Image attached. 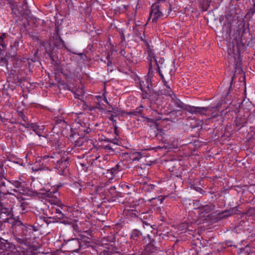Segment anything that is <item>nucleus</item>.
Wrapping results in <instances>:
<instances>
[{
	"label": "nucleus",
	"instance_id": "a211bd4d",
	"mask_svg": "<svg viewBox=\"0 0 255 255\" xmlns=\"http://www.w3.org/2000/svg\"><path fill=\"white\" fill-rule=\"evenodd\" d=\"M143 238L142 234L137 229L133 230L130 234V239L135 242H140Z\"/></svg>",
	"mask_w": 255,
	"mask_h": 255
},
{
	"label": "nucleus",
	"instance_id": "603ef678",
	"mask_svg": "<svg viewBox=\"0 0 255 255\" xmlns=\"http://www.w3.org/2000/svg\"><path fill=\"white\" fill-rule=\"evenodd\" d=\"M117 116V115H114L113 114H111L110 116L109 117V119L113 122V125L116 122V120L114 119V117H116Z\"/></svg>",
	"mask_w": 255,
	"mask_h": 255
},
{
	"label": "nucleus",
	"instance_id": "0e129e2a",
	"mask_svg": "<svg viewBox=\"0 0 255 255\" xmlns=\"http://www.w3.org/2000/svg\"><path fill=\"white\" fill-rule=\"evenodd\" d=\"M48 158H53L54 157L52 156H49V155H44V156H43V159H48Z\"/></svg>",
	"mask_w": 255,
	"mask_h": 255
},
{
	"label": "nucleus",
	"instance_id": "6e6d98bb",
	"mask_svg": "<svg viewBox=\"0 0 255 255\" xmlns=\"http://www.w3.org/2000/svg\"><path fill=\"white\" fill-rule=\"evenodd\" d=\"M131 255H146L145 253V252H144V251H142V252H139L137 253H135V254H133Z\"/></svg>",
	"mask_w": 255,
	"mask_h": 255
},
{
	"label": "nucleus",
	"instance_id": "69168bd1",
	"mask_svg": "<svg viewBox=\"0 0 255 255\" xmlns=\"http://www.w3.org/2000/svg\"><path fill=\"white\" fill-rule=\"evenodd\" d=\"M0 45L3 47V48H4L6 46V45L4 43V42H3V41H0Z\"/></svg>",
	"mask_w": 255,
	"mask_h": 255
},
{
	"label": "nucleus",
	"instance_id": "dca6fc26",
	"mask_svg": "<svg viewBox=\"0 0 255 255\" xmlns=\"http://www.w3.org/2000/svg\"><path fill=\"white\" fill-rule=\"evenodd\" d=\"M137 183L140 184L139 189L142 190V192L145 193L146 194L153 191L155 188L154 185L148 184L145 181H138Z\"/></svg>",
	"mask_w": 255,
	"mask_h": 255
},
{
	"label": "nucleus",
	"instance_id": "f3484780",
	"mask_svg": "<svg viewBox=\"0 0 255 255\" xmlns=\"http://www.w3.org/2000/svg\"><path fill=\"white\" fill-rule=\"evenodd\" d=\"M13 237L18 244L27 246L29 244V240L25 238L21 235L13 233Z\"/></svg>",
	"mask_w": 255,
	"mask_h": 255
},
{
	"label": "nucleus",
	"instance_id": "de8ad7c7",
	"mask_svg": "<svg viewBox=\"0 0 255 255\" xmlns=\"http://www.w3.org/2000/svg\"><path fill=\"white\" fill-rule=\"evenodd\" d=\"M208 0H204L202 3V8L204 11H206L208 9Z\"/></svg>",
	"mask_w": 255,
	"mask_h": 255
},
{
	"label": "nucleus",
	"instance_id": "a18cd8bd",
	"mask_svg": "<svg viewBox=\"0 0 255 255\" xmlns=\"http://www.w3.org/2000/svg\"><path fill=\"white\" fill-rule=\"evenodd\" d=\"M82 107L84 110H89L90 111H92L95 109L94 107H89V106L85 102H84V104Z\"/></svg>",
	"mask_w": 255,
	"mask_h": 255
},
{
	"label": "nucleus",
	"instance_id": "ea45409f",
	"mask_svg": "<svg viewBox=\"0 0 255 255\" xmlns=\"http://www.w3.org/2000/svg\"><path fill=\"white\" fill-rule=\"evenodd\" d=\"M152 59H153V60L154 61V62L155 63V62L154 59H155L156 60V61L157 62V64H158L159 67H160L159 66V64L162 65L164 61V59H163V58H159V60H157V58L155 56H152L151 58L150 59V61H151V62L152 61ZM151 64H152V62L151 63ZM150 64V63H149V65Z\"/></svg>",
	"mask_w": 255,
	"mask_h": 255
},
{
	"label": "nucleus",
	"instance_id": "58836bf2",
	"mask_svg": "<svg viewBox=\"0 0 255 255\" xmlns=\"http://www.w3.org/2000/svg\"><path fill=\"white\" fill-rule=\"evenodd\" d=\"M87 199H83V198H78L77 200V203L80 208H83L84 206V203H87Z\"/></svg>",
	"mask_w": 255,
	"mask_h": 255
},
{
	"label": "nucleus",
	"instance_id": "774afa93",
	"mask_svg": "<svg viewBox=\"0 0 255 255\" xmlns=\"http://www.w3.org/2000/svg\"><path fill=\"white\" fill-rule=\"evenodd\" d=\"M112 65V60L110 61L109 60V61H108V62H107V66H108V67L111 66Z\"/></svg>",
	"mask_w": 255,
	"mask_h": 255
},
{
	"label": "nucleus",
	"instance_id": "680f3d73",
	"mask_svg": "<svg viewBox=\"0 0 255 255\" xmlns=\"http://www.w3.org/2000/svg\"><path fill=\"white\" fill-rule=\"evenodd\" d=\"M105 141L109 142H112V143H113L114 144H117V142H116V141H112V140L110 139L109 138H107V139H105Z\"/></svg>",
	"mask_w": 255,
	"mask_h": 255
},
{
	"label": "nucleus",
	"instance_id": "20e7f679",
	"mask_svg": "<svg viewBox=\"0 0 255 255\" xmlns=\"http://www.w3.org/2000/svg\"><path fill=\"white\" fill-rule=\"evenodd\" d=\"M12 206L8 203L0 201V219L1 222H8L9 219L13 217Z\"/></svg>",
	"mask_w": 255,
	"mask_h": 255
},
{
	"label": "nucleus",
	"instance_id": "c85d7f7f",
	"mask_svg": "<svg viewBox=\"0 0 255 255\" xmlns=\"http://www.w3.org/2000/svg\"><path fill=\"white\" fill-rule=\"evenodd\" d=\"M80 239L82 240V243H86L88 245L91 246L93 242V239L91 238L87 237L83 235L81 236V238Z\"/></svg>",
	"mask_w": 255,
	"mask_h": 255
},
{
	"label": "nucleus",
	"instance_id": "e2e57ef3",
	"mask_svg": "<svg viewBox=\"0 0 255 255\" xmlns=\"http://www.w3.org/2000/svg\"><path fill=\"white\" fill-rule=\"evenodd\" d=\"M113 126L114 127V131H115V134H116L117 135H118V127L115 124H114Z\"/></svg>",
	"mask_w": 255,
	"mask_h": 255
},
{
	"label": "nucleus",
	"instance_id": "49530a36",
	"mask_svg": "<svg viewBox=\"0 0 255 255\" xmlns=\"http://www.w3.org/2000/svg\"><path fill=\"white\" fill-rule=\"evenodd\" d=\"M51 219H53L51 217H44L43 220L47 224H49L51 223L57 222V221H54V220H51Z\"/></svg>",
	"mask_w": 255,
	"mask_h": 255
},
{
	"label": "nucleus",
	"instance_id": "39448f33",
	"mask_svg": "<svg viewBox=\"0 0 255 255\" xmlns=\"http://www.w3.org/2000/svg\"><path fill=\"white\" fill-rule=\"evenodd\" d=\"M149 241V243L145 247L144 252L146 255H160V248L156 245L155 239L151 238L150 235L146 237Z\"/></svg>",
	"mask_w": 255,
	"mask_h": 255
},
{
	"label": "nucleus",
	"instance_id": "1a4fd4ad",
	"mask_svg": "<svg viewBox=\"0 0 255 255\" xmlns=\"http://www.w3.org/2000/svg\"><path fill=\"white\" fill-rule=\"evenodd\" d=\"M14 226H19L23 231L25 236L28 237V239H30L31 235L33 231H36L37 229L34 226L27 224H24L21 221L16 220L14 222Z\"/></svg>",
	"mask_w": 255,
	"mask_h": 255
},
{
	"label": "nucleus",
	"instance_id": "4468645a",
	"mask_svg": "<svg viewBox=\"0 0 255 255\" xmlns=\"http://www.w3.org/2000/svg\"><path fill=\"white\" fill-rule=\"evenodd\" d=\"M153 96L154 98H157L161 95L169 96L171 98L173 96L175 97V95L173 94L170 87H167V88H164L163 89L157 90L155 89L153 92Z\"/></svg>",
	"mask_w": 255,
	"mask_h": 255
},
{
	"label": "nucleus",
	"instance_id": "393cba45",
	"mask_svg": "<svg viewBox=\"0 0 255 255\" xmlns=\"http://www.w3.org/2000/svg\"><path fill=\"white\" fill-rule=\"evenodd\" d=\"M72 189L74 194L78 196L82 192L83 186L78 182H74L72 186Z\"/></svg>",
	"mask_w": 255,
	"mask_h": 255
},
{
	"label": "nucleus",
	"instance_id": "2f4dec72",
	"mask_svg": "<svg viewBox=\"0 0 255 255\" xmlns=\"http://www.w3.org/2000/svg\"><path fill=\"white\" fill-rule=\"evenodd\" d=\"M61 73L65 76L67 79H72L73 76V74L69 70L67 69L61 70Z\"/></svg>",
	"mask_w": 255,
	"mask_h": 255
},
{
	"label": "nucleus",
	"instance_id": "72a5a7b5",
	"mask_svg": "<svg viewBox=\"0 0 255 255\" xmlns=\"http://www.w3.org/2000/svg\"><path fill=\"white\" fill-rule=\"evenodd\" d=\"M20 208L22 211L23 212H26L29 208V204L25 202L24 200H22L21 201H20Z\"/></svg>",
	"mask_w": 255,
	"mask_h": 255
},
{
	"label": "nucleus",
	"instance_id": "aec40b11",
	"mask_svg": "<svg viewBox=\"0 0 255 255\" xmlns=\"http://www.w3.org/2000/svg\"><path fill=\"white\" fill-rule=\"evenodd\" d=\"M143 111V107L142 106H140L136 108L135 110H133L132 111L127 112V114L130 116L142 117H143V116H142Z\"/></svg>",
	"mask_w": 255,
	"mask_h": 255
},
{
	"label": "nucleus",
	"instance_id": "473e14b6",
	"mask_svg": "<svg viewBox=\"0 0 255 255\" xmlns=\"http://www.w3.org/2000/svg\"><path fill=\"white\" fill-rule=\"evenodd\" d=\"M238 255H253L252 253H250V249L248 247L245 248H242L238 253Z\"/></svg>",
	"mask_w": 255,
	"mask_h": 255
},
{
	"label": "nucleus",
	"instance_id": "5fc2aeb1",
	"mask_svg": "<svg viewBox=\"0 0 255 255\" xmlns=\"http://www.w3.org/2000/svg\"><path fill=\"white\" fill-rule=\"evenodd\" d=\"M75 145L78 146H80L83 144V141H81L80 139L75 141Z\"/></svg>",
	"mask_w": 255,
	"mask_h": 255
},
{
	"label": "nucleus",
	"instance_id": "e433bc0d",
	"mask_svg": "<svg viewBox=\"0 0 255 255\" xmlns=\"http://www.w3.org/2000/svg\"><path fill=\"white\" fill-rule=\"evenodd\" d=\"M142 156V154L140 152H135L132 153L131 159L132 161L139 160Z\"/></svg>",
	"mask_w": 255,
	"mask_h": 255
},
{
	"label": "nucleus",
	"instance_id": "f8f14e48",
	"mask_svg": "<svg viewBox=\"0 0 255 255\" xmlns=\"http://www.w3.org/2000/svg\"><path fill=\"white\" fill-rule=\"evenodd\" d=\"M106 196L112 201H114L117 198L123 196V193L118 190L117 188L115 186H111L108 189V191L106 193Z\"/></svg>",
	"mask_w": 255,
	"mask_h": 255
},
{
	"label": "nucleus",
	"instance_id": "13d9d810",
	"mask_svg": "<svg viewBox=\"0 0 255 255\" xmlns=\"http://www.w3.org/2000/svg\"><path fill=\"white\" fill-rule=\"evenodd\" d=\"M111 56H112V54L108 53V54H107V55L106 56V59H107L108 61H109V60L110 61L112 60V58Z\"/></svg>",
	"mask_w": 255,
	"mask_h": 255
},
{
	"label": "nucleus",
	"instance_id": "4be33fe9",
	"mask_svg": "<svg viewBox=\"0 0 255 255\" xmlns=\"http://www.w3.org/2000/svg\"><path fill=\"white\" fill-rule=\"evenodd\" d=\"M72 89L73 90H71V91L74 94L75 98L82 101V99L83 98V96L85 93L83 89L82 88L77 89L73 87Z\"/></svg>",
	"mask_w": 255,
	"mask_h": 255
},
{
	"label": "nucleus",
	"instance_id": "37998d69",
	"mask_svg": "<svg viewBox=\"0 0 255 255\" xmlns=\"http://www.w3.org/2000/svg\"><path fill=\"white\" fill-rule=\"evenodd\" d=\"M20 41V39H18V38L15 39L14 40V42L12 44V45H11L10 46L11 49H12L13 48H15L16 50H17V48L19 47V41Z\"/></svg>",
	"mask_w": 255,
	"mask_h": 255
},
{
	"label": "nucleus",
	"instance_id": "f257e3e1",
	"mask_svg": "<svg viewBox=\"0 0 255 255\" xmlns=\"http://www.w3.org/2000/svg\"><path fill=\"white\" fill-rule=\"evenodd\" d=\"M252 40V35L249 29L245 28L244 24L238 26L236 35L232 41V46L228 50V53L232 56L235 61L246 47L248 46Z\"/></svg>",
	"mask_w": 255,
	"mask_h": 255
},
{
	"label": "nucleus",
	"instance_id": "cd10ccee",
	"mask_svg": "<svg viewBox=\"0 0 255 255\" xmlns=\"http://www.w3.org/2000/svg\"><path fill=\"white\" fill-rule=\"evenodd\" d=\"M58 88L59 90H68L71 91V90H73L72 89V87L68 84L65 83L64 82H60L58 84Z\"/></svg>",
	"mask_w": 255,
	"mask_h": 255
},
{
	"label": "nucleus",
	"instance_id": "bf43d9fd",
	"mask_svg": "<svg viewBox=\"0 0 255 255\" xmlns=\"http://www.w3.org/2000/svg\"><path fill=\"white\" fill-rule=\"evenodd\" d=\"M104 149H107V150H112V151L114 150L112 148V147L109 145H106L104 147Z\"/></svg>",
	"mask_w": 255,
	"mask_h": 255
},
{
	"label": "nucleus",
	"instance_id": "79ce46f5",
	"mask_svg": "<svg viewBox=\"0 0 255 255\" xmlns=\"http://www.w3.org/2000/svg\"><path fill=\"white\" fill-rule=\"evenodd\" d=\"M106 103H108V104L110 106V107H111L112 108V110H108V111H107L106 113H107L110 114H112V113H113L114 114H115L116 115H117V114H117V113L119 112L118 108H113V107H112V106L109 104V103H108V101H107V100H106Z\"/></svg>",
	"mask_w": 255,
	"mask_h": 255
},
{
	"label": "nucleus",
	"instance_id": "864d4df0",
	"mask_svg": "<svg viewBox=\"0 0 255 255\" xmlns=\"http://www.w3.org/2000/svg\"><path fill=\"white\" fill-rule=\"evenodd\" d=\"M137 36L138 37L141 41H144L145 36L144 33L142 34L141 32H140L138 34V36Z\"/></svg>",
	"mask_w": 255,
	"mask_h": 255
},
{
	"label": "nucleus",
	"instance_id": "7c9ffc66",
	"mask_svg": "<svg viewBox=\"0 0 255 255\" xmlns=\"http://www.w3.org/2000/svg\"><path fill=\"white\" fill-rule=\"evenodd\" d=\"M26 61L30 71L33 68L34 63L38 62V61L36 58H28L26 59Z\"/></svg>",
	"mask_w": 255,
	"mask_h": 255
},
{
	"label": "nucleus",
	"instance_id": "0eeeda50",
	"mask_svg": "<svg viewBox=\"0 0 255 255\" xmlns=\"http://www.w3.org/2000/svg\"><path fill=\"white\" fill-rule=\"evenodd\" d=\"M62 247L66 252L71 253L79 252L80 250L79 239L73 238L67 240L63 243Z\"/></svg>",
	"mask_w": 255,
	"mask_h": 255
},
{
	"label": "nucleus",
	"instance_id": "338daca9",
	"mask_svg": "<svg viewBox=\"0 0 255 255\" xmlns=\"http://www.w3.org/2000/svg\"><path fill=\"white\" fill-rule=\"evenodd\" d=\"M75 134V133L74 131V130L73 129V128H71V135H70V136L71 137H74V135Z\"/></svg>",
	"mask_w": 255,
	"mask_h": 255
},
{
	"label": "nucleus",
	"instance_id": "3c124183",
	"mask_svg": "<svg viewBox=\"0 0 255 255\" xmlns=\"http://www.w3.org/2000/svg\"><path fill=\"white\" fill-rule=\"evenodd\" d=\"M57 191L55 190V191H53L52 192H51V191H47L46 192L44 195H45L47 197H53V193H54L55 192H56Z\"/></svg>",
	"mask_w": 255,
	"mask_h": 255
},
{
	"label": "nucleus",
	"instance_id": "6ab92c4d",
	"mask_svg": "<svg viewBox=\"0 0 255 255\" xmlns=\"http://www.w3.org/2000/svg\"><path fill=\"white\" fill-rule=\"evenodd\" d=\"M238 210V206L230 208L228 210H225L221 215H223L221 218H226L233 215L237 214Z\"/></svg>",
	"mask_w": 255,
	"mask_h": 255
},
{
	"label": "nucleus",
	"instance_id": "4d7b16f0",
	"mask_svg": "<svg viewBox=\"0 0 255 255\" xmlns=\"http://www.w3.org/2000/svg\"><path fill=\"white\" fill-rule=\"evenodd\" d=\"M6 37V34L3 33L0 35V41H3Z\"/></svg>",
	"mask_w": 255,
	"mask_h": 255
},
{
	"label": "nucleus",
	"instance_id": "2eb2a0df",
	"mask_svg": "<svg viewBox=\"0 0 255 255\" xmlns=\"http://www.w3.org/2000/svg\"><path fill=\"white\" fill-rule=\"evenodd\" d=\"M9 183L12 184L17 189H11L14 192H19L21 194H23L26 191L25 190V184L24 182H20L18 180H12L11 182H9Z\"/></svg>",
	"mask_w": 255,
	"mask_h": 255
},
{
	"label": "nucleus",
	"instance_id": "9d476101",
	"mask_svg": "<svg viewBox=\"0 0 255 255\" xmlns=\"http://www.w3.org/2000/svg\"><path fill=\"white\" fill-rule=\"evenodd\" d=\"M163 16V13L160 10L158 4L154 3L151 6L149 19L153 22H156L157 20Z\"/></svg>",
	"mask_w": 255,
	"mask_h": 255
},
{
	"label": "nucleus",
	"instance_id": "9b49d317",
	"mask_svg": "<svg viewBox=\"0 0 255 255\" xmlns=\"http://www.w3.org/2000/svg\"><path fill=\"white\" fill-rule=\"evenodd\" d=\"M50 41L58 49L65 46L64 42L60 36L59 29L58 27L55 28V32L52 38H50Z\"/></svg>",
	"mask_w": 255,
	"mask_h": 255
},
{
	"label": "nucleus",
	"instance_id": "f03ea898",
	"mask_svg": "<svg viewBox=\"0 0 255 255\" xmlns=\"http://www.w3.org/2000/svg\"><path fill=\"white\" fill-rule=\"evenodd\" d=\"M171 99L177 107L184 109L193 114L209 116L210 113L213 114V110L217 108L215 107H199L186 105L177 99L175 96V97L173 96Z\"/></svg>",
	"mask_w": 255,
	"mask_h": 255
},
{
	"label": "nucleus",
	"instance_id": "4c0bfd02",
	"mask_svg": "<svg viewBox=\"0 0 255 255\" xmlns=\"http://www.w3.org/2000/svg\"><path fill=\"white\" fill-rule=\"evenodd\" d=\"M0 55L1 56L0 59V63L1 65L5 64L7 65L8 63V59L4 56L3 52H2L1 51L0 52Z\"/></svg>",
	"mask_w": 255,
	"mask_h": 255
},
{
	"label": "nucleus",
	"instance_id": "c03bdc74",
	"mask_svg": "<svg viewBox=\"0 0 255 255\" xmlns=\"http://www.w3.org/2000/svg\"><path fill=\"white\" fill-rule=\"evenodd\" d=\"M79 244L80 246V250H84L91 246L90 245H88L86 243H82V240L80 239H79Z\"/></svg>",
	"mask_w": 255,
	"mask_h": 255
},
{
	"label": "nucleus",
	"instance_id": "6e6552de",
	"mask_svg": "<svg viewBox=\"0 0 255 255\" xmlns=\"http://www.w3.org/2000/svg\"><path fill=\"white\" fill-rule=\"evenodd\" d=\"M52 210L56 214L55 217L57 219L61 220V223H63L65 225L68 224L71 225V226L72 227L74 230H76L77 229L78 226L75 223V221L71 219H69L67 217H65V216L62 213V211L59 208H53Z\"/></svg>",
	"mask_w": 255,
	"mask_h": 255
},
{
	"label": "nucleus",
	"instance_id": "a878e982",
	"mask_svg": "<svg viewBox=\"0 0 255 255\" xmlns=\"http://www.w3.org/2000/svg\"><path fill=\"white\" fill-rule=\"evenodd\" d=\"M97 208L102 214H107L109 211L110 207H107L105 202H103L99 205H97Z\"/></svg>",
	"mask_w": 255,
	"mask_h": 255
},
{
	"label": "nucleus",
	"instance_id": "bb28decb",
	"mask_svg": "<svg viewBox=\"0 0 255 255\" xmlns=\"http://www.w3.org/2000/svg\"><path fill=\"white\" fill-rule=\"evenodd\" d=\"M0 241L1 242L0 248L2 250L0 253H3L7 251V249L10 247V245L7 240L3 239V238Z\"/></svg>",
	"mask_w": 255,
	"mask_h": 255
},
{
	"label": "nucleus",
	"instance_id": "c9c22d12",
	"mask_svg": "<svg viewBox=\"0 0 255 255\" xmlns=\"http://www.w3.org/2000/svg\"><path fill=\"white\" fill-rule=\"evenodd\" d=\"M14 231L13 233H16L17 234L21 235L23 237L28 239V237L25 236V234L21 227L19 226H14Z\"/></svg>",
	"mask_w": 255,
	"mask_h": 255
},
{
	"label": "nucleus",
	"instance_id": "b1692460",
	"mask_svg": "<svg viewBox=\"0 0 255 255\" xmlns=\"http://www.w3.org/2000/svg\"><path fill=\"white\" fill-rule=\"evenodd\" d=\"M234 122L236 127H243L247 123V119L245 117H236Z\"/></svg>",
	"mask_w": 255,
	"mask_h": 255
},
{
	"label": "nucleus",
	"instance_id": "c756f323",
	"mask_svg": "<svg viewBox=\"0 0 255 255\" xmlns=\"http://www.w3.org/2000/svg\"><path fill=\"white\" fill-rule=\"evenodd\" d=\"M106 183H102L100 185L95 187V191L97 194H101L105 192L104 188L106 185Z\"/></svg>",
	"mask_w": 255,
	"mask_h": 255
},
{
	"label": "nucleus",
	"instance_id": "5701e85b",
	"mask_svg": "<svg viewBox=\"0 0 255 255\" xmlns=\"http://www.w3.org/2000/svg\"><path fill=\"white\" fill-rule=\"evenodd\" d=\"M22 125L26 128L32 129L35 132L36 134L38 135L39 136H41V135L39 134V126H38L35 124L34 123H26V125H24L23 124H22Z\"/></svg>",
	"mask_w": 255,
	"mask_h": 255
},
{
	"label": "nucleus",
	"instance_id": "7ed1b4c3",
	"mask_svg": "<svg viewBox=\"0 0 255 255\" xmlns=\"http://www.w3.org/2000/svg\"><path fill=\"white\" fill-rule=\"evenodd\" d=\"M151 61H150V67L149 68L148 73L145 77V81H142L140 83V88L142 92V98L149 99L151 96H153V91L155 89H152L151 78L152 76L153 71H151Z\"/></svg>",
	"mask_w": 255,
	"mask_h": 255
},
{
	"label": "nucleus",
	"instance_id": "423d86ee",
	"mask_svg": "<svg viewBox=\"0 0 255 255\" xmlns=\"http://www.w3.org/2000/svg\"><path fill=\"white\" fill-rule=\"evenodd\" d=\"M57 155L60 156V158L56 161L55 168L58 170V173L60 175H66L68 172L69 158L67 155L61 156L57 154Z\"/></svg>",
	"mask_w": 255,
	"mask_h": 255
},
{
	"label": "nucleus",
	"instance_id": "a19ab883",
	"mask_svg": "<svg viewBox=\"0 0 255 255\" xmlns=\"http://www.w3.org/2000/svg\"><path fill=\"white\" fill-rule=\"evenodd\" d=\"M154 60H155V64L157 66V72H158L159 74L160 75V76H161L162 79V81L163 82L164 84H167V82L165 81L164 79V77H163V75L161 74V71H160V68L161 67H159L158 66V65L157 64V62L156 61V60L155 59H154Z\"/></svg>",
	"mask_w": 255,
	"mask_h": 255
},
{
	"label": "nucleus",
	"instance_id": "09e8293b",
	"mask_svg": "<svg viewBox=\"0 0 255 255\" xmlns=\"http://www.w3.org/2000/svg\"><path fill=\"white\" fill-rule=\"evenodd\" d=\"M40 253L38 252L37 250H34L33 251H30L28 253V255H39Z\"/></svg>",
	"mask_w": 255,
	"mask_h": 255
},
{
	"label": "nucleus",
	"instance_id": "f704fd0d",
	"mask_svg": "<svg viewBox=\"0 0 255 255\" xmlns=\"http://www.w3.org/2000/svg\"><path fill=\"white\" fill-rule=\"evenodd\" d=\"M139 25L135 24V26L133 27V33L135 36H138V34L140 32L144 33V31L142 27H139Z\"/></svg>",
	"mask_w": 255,
	"mask_h": 255
},
{
	"label": "nucleus",
	"instance_id": "ddd939ff",
	"mask_svg": "<svg viewBox=\"0 0 255 255\" xmlns=\"http://www.w3.org/2000/svg\"><path fill=\"white\" fill-rule=\"evenodd\" d=\"M55 47H56L51 42L45 47L46 52L53 61H56L58 59L57 50Z\"/></svg>",
	"mask_w": 255,
	"mask_h": 255
},
{
	"label": "nucleus",
	"instance_id": "412c9836",
	"mask_svg": "<svg viewBox=\"0 0 255 255\" xmlns=\"http://www.w3.org/2000/svg\"><path fill=\"white\" fill-rule=\"evenodd\" d=\"M142 118L143 119V121L146 122L148 123V125L150 127H155L156 128L157 127L156 122L157 121L160 120L161 119L160 118H148L147 117L143 116Z\"/></svg>",
	"mask_w": 255,
	"mask_h": 255
},
{
	"label": "nucleus",
	"instance_id": "052dcab7",
	"mask_svg": "<svg viewBox=\"0 0 255 255\" xmlns=\"http://www.w3.org/2000/svg\"><path fill=\"white\" fill-rule=\"evenodd\" d=\"M119 165L118 164H117L116 166V168L114 167L111 170H112V173L113 174L114 172V173H116V171H117V169L118 168Z\"/></svg>",
	"mask_w": 255,
	"mask_h": 255
},
{
	"label": "nucleus",
	"instance_id": "8fccbe9b",
	"mask_svg": "<svg viewBox=\"0 0 255 255\" xmlns=\"http://www.w3.org/2000/svg\"><path fill=\"white\" fill-rule=\"evenodd\" d=\"M18 116H19V117L21 118L23 121H24L25 122H26V121L28 120L27 117L25 116L22 112H20L18 113Z\"/></svg>",
	"mask_w": 255,
	"mask_h": 255
}]
</instances>
